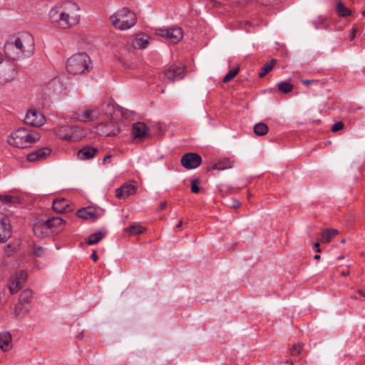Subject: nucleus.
I'll list each match as a JSON object with an SVG mask.
<instances>
[{
	"mask_svg": "<svg viewBox=\"0 0 365 365\" xmlns=\"http://www.w3.org/2000/svg\"><path fill=\"white\" fill-rule=\"evenodd\" d=\"M49 19L56 27L62 29L73 28L80 22V7L73 1L64 2L50 10Z\"/></svg>",
	"mask_w": 365,
	"mask_h": 365,
	"instance_id": "1",
	"label": "nucleus"
},
{
	"mask_svg": "<svg viewBox=\"0 0 365 365\" xmlns=\"http://www.w3.org/2000/svg\"><path fill=\"white\" fill-rule=\"evenodd\" d=\"M34 48V39L29 32L9 36L4 46L6 57L14 61L30 57L33 55Z\"/></svg>",
	"mask_w": 365,
	"mask_h": 365,
	"instance_id": "2",
	"label": "nucleus"
},
{
	"mask_svg": "<svg viewBox=\"0 0 365 365\" xmlns=\"http://www.w3.org/2000/svg\"><path fill=\"white\" fill-rule=\"evenodd\" d=\"M65 221L58 217H53L46 221H38L34 224L33 231L39 238L54 236L64 228Z\"/></svg>",
	"mask_w": 365,
	"mask_h": 365,
	"instance_id": "3",
	"label": "nucleus"
},
{
	"mask_svg": "<svg viewBox=\"0 0 365 365\" xmlns=\"http://www.w3.org/2000/svg\"><path fill=\"white\" fill-rule=\"evenodd\" d=\"M38 139L37 133H32L24 128H19L11 133L7 141L14 147L26 148Z\"/></svg>",
	"mask_w": 365,
	"mask_h": 365,
	"instance_id": "4",
	"label": "nucleus"
},
{
	"mask_svg": "<svg viewBox=\"0 0 365 365\" xmlns=\"http://www.w3.org/2000/svg\"><path fill=\"white\" fill-rule=\"evenodd\" d=\"M91 58L84 52L73 55L67 61L66 68L69 73L80 75L88 71L91 68Z\"/></svg>",
	"mask_w": 365,
	"mask_h": 365,
	"instance_id": "5",
	"label": "nucleus"
},
{
	"mask_svg": "<svg viewBox=\"0 0 365 365\" xmlns=\"http://www.w3.org/2000/svg\"><path fill=\"white\" fill-rule=\"evenodd\" d=\"M112 25L120 30H125L133 26L136 23L135 14L126 8L118 11L110 17Z\"/></svg>",
	"mask_w": 365,
	"mask_h": 365,
	"instance_id": "6",
	"label": "nucleus"
},
{
	"mask_svg": "<svg viewBox=\"0 0 365 365\" xmlns=\"http://www.w3.org/2000/svg\"><path fill=\"white\" fill-rule=\"evenodd\" d=\"M56 135L63 140H78L84 135L83 130L78 126L62 125L56 128Z\"/></svg>",
	"mask_w": 365,
	"mask_h": 365,
	"instance_id": "7",
	"label": "nucleus"
},
{
	"mask_svg": "<svg viewBox=\"0 0 365 365\" xmlns=\"http://www.w3.org/2000/svg\"><path fill=\"white\" fill-rule=\"evenodd\" d=\"M4 63V57L0 54V83L6 84L13 81L17 73L14 63L6 61Z\"/></svg>",
	"mask_w": 365,
	"mask_h": 365,
	"instance_id": "8",
	"label": "nucleus"
},
{
	"mask_svg": "<svg viewBox=\"0 0 365 365\" xmlns=\"http://www.w3.org/2000/svg\"><path fill=\"white\" fill-rule=\"evenodd\" d=\"M99 110L96 108L82 107L74 113V118L81 122H90L98 118Z\"/></svg>",
	"mask_w": 365,
	"mask_h": 365,
	"instance_id": "9",
	"label": "nucleus"
},
{
	"mask_svg": "<svg viewBox=\"0 0 365 365\" xmlns=\"http://www.w3.org/2000/svg\"><path fill=\"white\" fill-rule=\"evenodd\" d=\"M156 34L165 38L171 43H178L183 36L182 30L179 27L159 29L156 30Z\"/></svg>",
	"mask_w": 365,
	"mask_h": 365,
	"instance_id": "10",
	"label": "nucleus"
},
{
	"mask_svg": "<svg viewBox=\"0 0 365 365\" xmlns=\"http://www.w3.org/2000/svg\"><path fill=\"white\" fill-rule=\"evenodd\" d=\"M185 66H177L172 65L165 70L163 73L164 81L166 82H173L176 80H180L184 78Z\"/></svg>",
	"mask_w": 365,
	"mask_h": 365,
	"instance_id": "11",
	"label": "nucleus"
},
{
	"mask_svg": "<svg viewBox=\"0 0 365 365\" xmlns=\"http://www.w3.org/2000/svg\"><path fill=\"white\" fill-rule=\"evenodd\" d=\"M27 279V273L25 271L17 272L10 278L9 288L11 294L16 293L21 289L23 284Z\"/></svg>",
	"mask_w": 365,
	"mask_h": 365,
	"instance_id": "12",
	"label": "nucleus"
},
{
	"mask_svg": "<svg viewBox=\"0 0 365 365\" xmlns=\"http://www.w3.org/2000/svg\"><path fill=\"white\" fill-rule=\"evenodd\" d=\"M24 121L31 126L40 127L46 123V118L41 112L31 109L27 112Z\"/></svg>",
	"mask_w": 365,
	"mask_h": 365,
	"instance_id": "13",
	"label": "nucleus"
},
{
	"mask_svg": "<svg viewBox=\"0 0 365 365\" xmlns=\"http://www.w3.org/2000/svg\"><path fill=\"white\" fill-rule=\"evenodd\" d=\"M202 162L200 155L194 153H188L184 155L181 158L182 165L187 169H194L197 168Z\"/></svg>",
	"mask_w": 365,
	"mask_h": 365,
	"instance_id": "14",
	"label": "nucleus"
},
{
	"mask_svg": "<svg viewBox=\"0 0 365 365\" xmlns=\"http://www.w3.org/2000/svg\"><path fill=\"white\" fill-rule=\"evenodd\" d=\"M132 134L136 142L142 141L149 135V128L143 122L133 123Z\"/></svg>",
	"mask_w": 365,
	"mask_h": 365,
	"instance_id": "15",
	"label": "nucleus"
},
{
	"mask_svg": "<svg viewBox=\"0 0 365 365\" xmlns=\"http://www.w3.org/2000/svg\"><path fill=\"white\" fill-rule=\"evenodd\" d=\"M136 187L132 182H126L120 187L115 190V197L118 199H124L136 192Z\"/></svg>",
	"mask_w": 365,
	"mask_h": 365,
	"instance_id": "16",
	"label": "nucleus"
},
{
	"mask_svg": "<svg viewBox=\"0 0 365 365\" xmlns=\"http://www.w3.org/2000/svg\"><path fill=\"white\" fill-rule=\"evenodd\" d=\"M11 235L10 222L7 218H3L0 222V242L8 240Z\"/></svg>",
	"mask_w": 365,
	"mask_h": 365,
	"instance_id": "17",
	"label": "nucleus"
},
{
	"mask_svg": "<svg viewBox=\"0 0 365 365\" xmlns=\"http://www.w3.org/2000/svg\"><path fill=\"white\" fill-rule=\"evenodd\" d=\"M96 132L99 135L110 136L116 135L118 130L114 128L112 123H100L96 126Z\"/></svg>",
	"mask_w": 365,
	"mask_h": 365,
	"instance_id": "18",
	"label": "nucleus"
},
{
	"mask_svg": "<svg viewBox=\"0 0 365 365\" xmlns=\"http://www.w3.org/2000/svg\"><path fill=\"white\" fill-rule=\"evenodd\" d=\"M50 153L51 150L49 148H43L28 154L26 158L29 162H35L44 159Z\"/></svg>",
	"mask_w": 365,
	"mask_h": 365,
	"instance_id": "19",
	"label": "nucleus"
},
{
	"mask_svg": "<svg viewBox=\"0 0 365 365\" xmlns=\"http://www.w3.org/2000/svg\"><path fill=\"white\" fill-rule=\"evenodd\" d=\"M52 207L57 212H67L73 209L70 206L68 201L65 198L56 199L53 202Z\"/></svg>",
	"mask_w": 365,
	"mask_h": 365,
	"instance_id": "20",
	"label": "nucleus"
},
{
	"mask_svg": "<svg viewBox=\"0 0 365 365\" xmlns=\"http://www.w3.org/2000/svg\"><path fill=\"white\" fill-rule=\"evenodd\" d=\"M77 215L84 220H96L100 216L97 210L91 207L80 209Z\"/></svg>",
	"mask_w": 365,
	"mask_h": 365,
	"instance_id": "21",
	"label": "nucleus"
},
{
	"mask_svg": "<svg viewBox=\"0 0 365 365\" xmlns=\"http://www.w3.org/2000/svg\"><path fill=\"white\" fill-rule=\"evenodd\" d=\"M98 151L96 148L86 146L78 151L77 156L82 160H89L93 158Z\"/></svg>",
	"mask_w": 365,
	"mask_h": 365,
	"instance_id": "22",
	"label": "nucleus"
},
{
	"mask_svg": "<svg viewBox=\"0 0 365 365\" xmlns=\"http://www.w3.org/2000/svg\"><path fill=\"white\" fill-rule=\"evenodd\" d=\"M149 39L150 37L148 36L139 34L132 40L131 45L134 48H145L149 44Z\"/></svg>",
	"mask_w": 365,
	"mask_h": 365,
	"instance_id": "23",
	"label": "nucleus"
},
{
	"mask_svg": "<svg viewBox=\"0 0 365 365\" xmlns=\"http://www.w3.org/2000/svg\"><path fill=\"white\" fill-rule=\"evenodd\" d=\"M11 336L9 332L0 333V348L6 351L11 349Z\"/></svg>",
	"mask_w": 365,
	"mask_h": 365,
	"instance_id": "24",
	"label": "nucleus"
},
{
	"mask_svg": "<svg viewBox=\"0 0 365 365\" xmlns=\"http://www.w3.org/2000/svg\"><path fill=\"white\" fill-rule=\"evenodd\" d=\"M233 166V162L229 159H224L219 160L218 162L212 164L209 170H218L220 171L231 168Z\"/></svg>",
	"mask_w": 365,
	"mask_h": 365,
	"instance_id": "25",
	"label": "nucleus"
},
{
	"mask_svg": "<svg viewBox=\"0 0 365 365\" xmlns=\"http://www.w3.org/2000/svg\"><path fill=\"white\" fill-rule=\"evenodd\" d=\"M338 233L339 231L336 229L325 230L322 232L319 241L322 243H329Z\"/></svg>",
	"mask_w": 365,
	"mask_h": 365,
	"instance_id": "26",
	"label": "nucleus"
},
{
	"mask_svg": "<svg viewBox=\"0 0 365 365\" xmlns=\"http://www.w3.org/2000/svg\"><path fill=\"white\" fill-rule=\"evenodd\" d=\"M336 10L339 16L342 17L349 16L351 14V11L341 1L337 2Z\"/></svg>",
	"mask_w": 365,
	"mask_h": 365,
	"instance_id": "27",
	"label": "nucleus"
},
{
	"mask_svg": "<svg viewBox=\"0 0 365 365\" xmlns=\"http://www.w3.org/2000/svg\"><path fill=\"white\" fill-rule=\"evenodd\" d=\"M269 130L268 126L264 123H257L254 126V132L257 135L262 136L267 133Z\"/></svg>",
	"mask_w": 365,
	"mask_h": 365,
	"instance_id": "28",
	"label": "nucleus"
},
{
	"mask_svg": "<svg viewBox=\"0 0 365 365\" xmlns=\"http://www.w3.org/2000/svg\"><path fill=\"white\" fill-rule=\"evenodd\" d=\"M145 230V228L140 225H132L125 229V232L132 235H140Z\"/></svg>",
	"mask_w": 365,
	"mask_h": 365,
	"instance_id": "29",
	"label": "nucleus"
},
{
	"mask_svg": "<svg viewBox=\"0 0 365 365\" xmlns=\"http://www.w3.org/2000/svg\"><path fill=\"white\" fill-rule=\"evenodd\" d=\"M103 238V233L101 231H98L89 235L87 244L89 245H95L100 242Z\"/></svg>",
	"mask_w": 365,
	"mask_h": 365,
	"instance_id": "30",
	"label": "nucleus"
},
{
	"mask_svg": "<svg viewBox=\"0 0 365 365\" xmlns=\"http://www.w3.org/2000/svg\"><path fill=\"white\" fill-rule=\"evenodd\" d=\"M275 64V60L272 59L269 62L264 64L262 67V71L259 73L260 78L264 77L267 73L272 71L273 66Z\"/></svg>",
	"mask_w": 365,
	"mask_h": 365,
	"instance_id": "31",
	"label": "nucleus"
},
{
	"mask_svg": "<svg viewBox=\"0 0 365 365\" xmlns=\"http://www.w3.org/2000/svg\"><path fill=\"white\" fill-rule=\"evenodd\" d=\"M239 71H240L239 67H236V68H234L228 71V73L225 76L222 81L224 83H228L229 81L232 80L237 76V74L239 73Z\"/></svg>",
	"mask_w": 365,
	"mask_h": 365,
	"instance_id": "32",
	"label": "nucleus"
},
{
	"mask_svg": "<svg viewBox=\"0 0 365 365\" xmlns=\"http://www.w3.org/2000/svg\"><path fill=\"white\" fill-rule=\"evenodd\" d=\"M32 299V292L31 290H24L20 295V302L28 304Z\"/></svg>",
	"mask_w": 365,
	"mask_h": 365,
	"instance_id": "33",
	"label": "nucleus"
},
{
	"mask_svg": "<svg viewBox=\"0 0 365 365\" xmlns=\"http://www.w3.org/2000/svg\"><path fill=\"white\" fill-rule=\"evenodd\" d=\"M277 88L282 93H287L292 90L293 86L288 82H280L277 84Z\"/></svg>",
	"mask_w": 365,
	"mask_h": 365,
	"instance_id": "34",
	"label": "nucleus"
},
{
	"mask_svg": "<svg viewBox=\"0 0 365 365\" xmlns=\"http://www.w3.org/2000/svg\"><path fill=\"white\" fill-rule=\"evenodd\" d=\"M302 344H294L291 348V354L294 356L300 354L302 349Z\"/></svg>",
	"mask_w": 365,
	"mask_h": 365,
	"instance_id": "35",
	"label": "nucleus"
},
{
	"mask_svg": "<svg viewBox=\"0 0 365 365\" xmlns=\"http://www.w3.org/2000/svg\"><path fill=\"white\" fill-rule=\"evenodd\" d=\"M199 182H200L199 180H197V179H195V180H192L191 191L193 193L199 192V191H200V188H199V186H198Z\"/></svg>",
	"mask_w": 365,
	"mask_h": 365,
	"instance_id": "36",
	"label": "nucleus"
},
{
	"mask_svg": "<svg viewBox=\"0 0 365 365\" xmlns=\"http://www.w3.org/2000/svg\"><path fill=\"white\" fill-rule=\"evenodd\" d=\"M33 253L36 257H41L44 254V250L41 247H34Z\"/></svg>",
	"mask_w": 365,
	"mask_h": 365,
	"instance_id": "37",
	"label": "nucleus"
},
{
	"mask_svg": "<svg viewBox=\"0 0 365 365\" xmlns=\"http://www.w3.org/2000/svg\"><path fill=\"white\" fill-rule=\"evenodd\" d=\"M343 128H344V123L341 121H339L332 125L331 130L333 132H337V131L341 130Z\"/></svg>",
	"mask_w": 365,
	"mask_h": 365,
	"instance_id": "38",
	"label": "nucleus"
},
{
	"mask_svg": "<svg viewBox=\"0 0 365 365\" xmlns=\"http://www.w3.org/2000/svg\"><path fill=\"white\" fill-rule=\"evenodd\" d=\"M0 199L2 200L6 203H12L14 202V197L10 195H4L0 196Z\"/></svg>",
	"mask_w": 365,
	"mask_h": 365,
	"instance_id": "39",
	"label": "nucleus"
},
{
	"mask_svg": "<svg viewBox=\"0 0 365 365\" xmlns=\"http://www.w3.org/2000/svg\"><path fill=\"white\" fill-rule=\"evenodd\" d=\"M111 158H112V155H107L104 157L103 158V165H106V164H108V163H110V161H111Z\"/></svg>",
	"mask_w": 365,
	"mask_h": 365,
	"instance_id": "40",
	"label": "nucleus"
},
{
	"mask_svg": "<svg viewBox=\"0 0 365 365\" xmlns=\"http://www.w3.org/2000/svg\"><path fill=\"white\" fill-rule=\"evenodd\" d=\"M314 82H315L314 80H308V79H304V80H302V83L303 84H304L305 86H309L311 85L312 83H313Z\"/></svg>",
	"mask_w": 365,
	"mask_h": 365,
	"instance_id": "41",
	"label": "nucleus"
},
{
	"mask_svg": "<svg viewBox=\"0 0 365 365\" xmlns=\"http://www.w3.org/2000/svg\"><path fill=\"white\" fill-rule=\"evenodd\" d=\"M319 241L317 242L314 245V250H315L316 252H321V250L319 248Z\"/></svg>",
	"mask_w": 365,
	"mask_h": 365,
	"instance_id": "42",
	"label": "nucleus"
},
{
	"mask_svg": "<svg viewBox=\"0 0 365 365\" xmlns=\"http://www.w3.org/2000/svg\"><path fill=\"white\" fill-rule=\"evenodd\" d=\"M91 259L94 261V262H96L98 259V255L96 254V252L95 250L93 251V253L91 255Z\"/></svg>",
	"mask_w": 365,
	"mask_h": 365,
	"instance_id": "43",
	"label": "nucleus"
},
{
	"mask_svg": "<svg viewBox=\"0 0 365 365\" xmlns=\"http://www.w3.org/2000/svg\"><path fill=\"white\" fill-rule=\"evenodd\" d=\"M166 206H167V204L165 202H161L160 204L159 210H163L165 209Z\"/></svg>",
	"mask_w": 365,
	"mask_h": 365,
	"instance_id": "44",
	"label": "nucleus"
},
{
	"mask_svg": "<svg viewBox=\"0 0 365 365\" xmlns=\"http://www.w3.org/2000/svg\"><path fill=\"white\" fill-rule=\"evenodd\" d=\"M355 37V30L354 29H352L351 31H350V38L351 40H353Z\"/></svg>",
	"mask_w": 365,
	"mask_h": 365,
	"instance_id": "45",
	"label": "nucleus"
},
{
	"mask_svg": "<svg viewBox=\"0 0 365 365\" xmlns=\"http://www.w3.org/2000/svg\"><path fill=\"white\" fill-rule=\"evenodd\" d=\"M358 293L361 297H365V291L364 290H359Z\"/></svg>",
	"mask_w": 365,
	"mask_h": 365,
	"instance_id": "46",
	"label": "nucleus"
},
{
	"mask_svg": "<svg viewBox=\"0 0 365 365\" xmlns=\"http://www.w3.org/2000/svg\"><path fill=\"white\" fill-rule=\"evenodd\" d=\"M349 274V270H346V271H343L341 272V275L344 276V277H346L348 276Z\"/></svg>",
	"mask_w": 365,
	"mask_h": 365,
	"instance_id": "47",
	"label": "nucleus"
},
{
	"mask_svg": "<svg viewBox=\"0 0 365 365\" xmlns=\"http://www.w3.org/2000/svg\"><path fill=\"white\" fill-rule=\"evenodd\" d=\"M182 225V220H180L178 223L176 225V227L180 228Z\"/></svg>",
	"mask_w": 365,
	"mask_h": 365,
	"instance_id": "48",
	"label": "nucleus"
},
{
	"mask_svg": "<svg viewBox=\"0 0 365 365\" xmlns=\"http://www.w3.org/2000/svg\"><path fill=\"white\" fill-rule=\"evenodd\" d=\"M233 206H234L235 207H238L240 206V202H239L238 201H237V200H236V201H235V202H234V205H233Z\"/></svg>",
	"mask_w": 365,
	"mask_h": 365,
	"instance_id": "49",
	"label": "nucleus"
},
{
	"mask_svg": "<svg viewBox=\"0 0 365 365\" xmlns=\"http://www.w3.org/2000/svg\"><path fill=\"white\" fill-rule=\"evenodd\" d=\"M320 258H321V257H320V255H315L314 256V259L318 260V259H319Z\"/></svg>",
	"mask_w": 365,
	"mask_h": 365,
	"instance_id": "50",
	"label": "nucleus"
},
{
	"mask_svg": "<svg viewBox=\"0 0 365 365\" xmlns=\"http://www.w3.org/2000/svg\"><path fill=\"white\" fill-rule=\"evenodd\" d=\"M21 309L20 306H18L16 308V314H19V310Z\"/></svg>",
	"mask_w": 365,
	"mask_h": 365,
	"instance_id": "51",
	"label": "nucleus"
},
{
	"mask_svg": "<svg viewBox=\"0 0 365 365\" xmlns=\"http://www.w3.org/2000/svg\"><path fill=\"white\" fill-rule=\"evenodd\" d=\"M351 298L354 299H356V297H354V296H352Z\"/></svg>",
	"mask_w": 365,
	"mask_h": 365,
	"instance_id": "52",
	"label": "nucleus"
},
{
	"mask_svg": "<svg viewBox=\"0 0 365 365\" xmlns=\"http://www.w3.org/2000/svg\"><path fill=\"white\" fill-rule=\"evenodd\" d=\"M344 242H345V240H344V239L341 240V242H342V243H344Z\"/></svg>",
	"mask_w": 365,
	"mask_h": 365,
	"instance_id": "53",
	"label": "nucleus"
},
{
	"mask_svg": "<svg viewBox=\"0 0 365 365\" xmlns=\"http://www.w3.org/2000/svg\"><path fill=\"white\" fill-rule=\"evenodd\" d=\"M362 14L365 16V11H363Z\"/></svg>",
	"mask_w": 365,
	"mask_h": 365,
	"instance_id": "54",
	"label": "nucleus"
},
{
	"mask_svg": "<svg viewBox=\"0 0 365 365\" xmlns=\"http://www.w3.org/2000/svg\"><path fill=\"white\" fill-rule=\"evenodd\" d=\"M290 365H294V364L291 361V362H290Z\"/></svg>",
	"mask_w": 365,
	"mask_h": 365,
	"instance_id": "55",
	"label": "nucleus"
}]
</instances>
